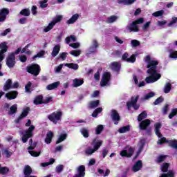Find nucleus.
Wrapping results in <instances>:
<instances>
[{"label":"nucleus","instance_id":"c9c22d12","mask_svg":"<svg viewBox=\"0 0 177 177\" xmlns=\"http://www.w3.org/2000/svg\"><path fill=\"white\" fill-rule=\"evenodd\" d=\"M80 133L83 135L84 138H89V130L83 127L80 129Z\"/></svg>","mask_w":177,"mask_h":177},{"label":"nucleus","instance_id":"a878e982","mask_svg":"<svg viewBox=\"0 0 177 177\" xmlns=\"http://www.w3.org/2000/svg\"><path fill=\"white\" fill-rule=\"evenodd\" d=\"M24 174L25 176H30L32 174V169H31V167L30 165H27L25 166L24 169Z\"/></svg>","mask_w":177,"mask_h":177},{"label":"nucleus","instance_id":"f3484780","mask_svg":"<svg viewBox=\"0 0 177 177\" xmlns=\"http://www.w3.org/2000/svg\"><path fill=\"white\" fill-rule=\"evenodd\" d=\"M141 168H143V163H142V160H138L132 167V171L138 172V171H140Z\"/></svg>","mask_w":177,"mask_h":177},{"label":"nucleus","instance_id":"473e14b6","mask_svg":"<svg viewBox=\"0 0 177 177\" xmlns=\"http://www.w3.org/2000/svg\"><path fill=\"white\" fill-rule=\"evenodd\" d=\"M145 118H147V113L146 112V111H143L141 113L138 115V121L139 122H141Z\"/></svg>","mask_w":177,"mask_h":177},{"label":"nucleus","instance_id":"37998d69","mask_svg":"<svg viewBox=\"0 0 177 177\" xmlns=\"http://www.w3.org/2000/svg\"><path fill=\"white\" fill-rule=\"evenodd\" d=\"M63 19V16L62 15H57L53 20V21H51V23L53 24H54V26L56 25V23H59L60 21H62V20Z\"/></svg>","mask_w":177,"mask_h":177},{"label":"nucleus","instance_id":"bb28decb","mask_svg":"<svg viewBox=\"0 0 177 177\" xmlns=\"http://www.w3.org/2000/svg\"><path fill=\"white\" fill-rule=\"evenodd\" d=\"M84 84V80L75 79L73 80V88H78V86H81V85Z\"/></svg>","mask_w":177,"mask_h":177},{"label":"nucleus","instance_id":"3c124183","mask_svg":"<svg viewBox=\"0 0 177 177\" xmlns=\"http://www.w3.org/2000/svg\"><path fill=\"white\" fill-rule=\"evenodd\" d=\"M165 158H167V156H165V155H160V156H159L157 158L156 162L160 164V162H162L165 161Z\"/></svg>","mask_w":177,"mask_h":177},{"label":"nucleus","instance_id":"a19ab883","mask_svg":"<svg viewBox=\"0 0 177 177\" xmlns=\"http://www.w3.org/2000/svg\"><path fill=\"white\" fill-rule=\"evenodd\" d=\"M37 147V142H34L32 139L30 138L29 140V147H28V150H34Z\"/></svg>","mask_w":177,"mask_h":177},{"label":"nucleus","instance_id":"b1692460","mask_svg":"<svg viewBox=\"0 0 177 177\" xmlns=\"http://www.w3.org/2000/svg\"><path fill=\"white\" fill-rule=\"evenodd\" d=\"M59 52H60V45L57 44L53 48V50L51 53V56H53V57H56V56L59 55Z\"/></svg>","mask_w":177,"mask_h":177},{"label":"nucleus","instance_id":"5701e85b","mask_svg":"<svg viewBox=\"0 0 177 177\" xmlns=\"http://www.w3.org/2000/svg\"><path fill=\"white\" fill-rule=\"evenodd\" d=\"M52 139H53V132L51 131H48L46 134V137L45 138V142L47 145H50L52 143Z\"/></svg>","mask_w":177,"mask_h":177},{"label":"nucleus","instance_id":"1a4fd4ad","mask_svg":"<svg viewBox=\"0 0 177 177\" xmlns=\"http://www.w3.org/2000/svg\"><path fill=\"white\" fill-rule=\"evenodd\" d=\"M111 118L114 122L115 125H118V122L121 121V116H120V113H118V111L115 109L111 110Z\"/></svg>","mask_w":177,"mask_h":177},{"label":"nucleus","instance_id":"f704fd0d","mask_svg":"<svg viewBox=\"0 0 177 177\" xmlns=\"http://www.w3.org/2000/svg\"><path fill=\"white\" fill-rule=\"evenodd\" d=\"M19 15H21V16H25L27 17L31 15V12L30 11V9L25 8L20 11Z\"/></svg>","mask_w":177,"mask_h":177},{"label":"nucleus","instance_id":"39448f33","mask_svg":"<svg viewBox=\"0 0 177 177\" xmlns=\"http://www.w3.org/2000/svg\"><path fill=\"white\" fill-rule=\"evenodd\" d=\"M35 129V126L30 125V127L25 131V133L23 134L21 137V142L24 143H27L30 138L34 136V131Z\"/></svg>","mask_w":177,"mask_h":177},{"label":"nucleus","instance_id":"72a5a7b5","mask_svg":"<svg viewBox=\"0 0 177 177\" xmlns=\"http://www.w3.org/2000/svg\"><path fill=\"white\" fill-rule=\"evenodd\" d=\"M168 52L169 53V57L170 59H177V50L170 48L168 50Z\"/></svg>","mask_w":177,"mask_h":177},{"label":"nucleus","instance_id":"864d4df0","mask_svg":"<svg viewBox=\"0 0 177 177\" xmlns=\"http://www.w3.org/2000/svg\"><path fill=\"white\" fill-rule=\"evenodd\" d=\"M28 153L29 154H30V156H32V157H39V156L41 155V152H37L35 151L29 150Z\"/></svg>","mask_w":177,"mask_h":177},{"label":"nucleus","instance_id":"ddd939ff","mask_svg":"<svg viewBox=\"0 0 177 177\" xmlns=\"http://www.w3.org/2000/svg\"><path fill=\"white\" fill-rule=\"evenodd\" d=\"M77 174L73 176V177H85V166L84 165H80L77 169Z\"/></svg>","mask_w":177,"mask_h":177},{"label":"nucleus","instance_id":"412c9836","mask_svg":"<svg viewBox=\"0 0 177 177\" xmlns=\"http://www.w3.org/2000/svg\"><path fill=\"white\" fill-rule=\"evenodd\" d=\"M155 127V133L158 136V138H162V134L160 132V129H161L162 124L160 122H156L154 124Z\"/></svg>","mask_w":177,"mask_h":177},{"label":"nucleus","instance_id":"c756f323","mask_svg":"<svg viewBox=\"0 0 177 177\" xmlns=\"http://www.w3.org/2000/svg\"><path fill=\"white\" fill-rule=\"evenodd\" d=\"M9 89H12V80L11 79L7 80V81L6 82V83L4 84V86H3V91H9Z\"/></svg>","mask_w":177,"mask_h":177},{"label":"nucleus","instance_id":"a211bd4d","mask_svg":"<svg viewBox=\"0 0 177 177\" xmlns=\"http://www.w3.org/2000/svg\"><path fill=\"white\" fill-rule=\"evenodd\" d=\"M138 100H139V95H137L136 97H131V101L127 102L128 110H129L133 104H136L138 103Z\"/></svg>","mask_w":177,"mask_h":177},{"label":"nucleus","instance_id":"423d86ee","mask_svg":"<svg viewBox=\"0 0 177 177\" xmlns=\"http://www.w3.org/2000/svg\"><path fill=\"white\" fill-rule=\"evenodd\" d=\"M63 117V112L62 111H55L48 115V119L53 124H57L58 121L62 120Z\"/></svg>","mask_w":177,"mask_h":177},{"label":"nucleus","instance_id":"7ed1b4c3","mask_svg":"<svg viewBox=\"0 0 177 177\" xmlns=\"http://www.w3.org/2000/svg\"><path fill=\"white\" fill-rule=\"evenodd\" d=\"M151 121L149 119H145L139 123V129L140 131H145L146 133L150 136L151 135Z\"/></svg>","mask_w":177,"mask_h":177},{"label":"nucleus","instance_id":"f03ea898","mask_svg":"<svg viewBox=\"0 0 177 177\" xmlns=\"http://www.w3.org/2000/svg\"><path fill=\"white\" fill-rule=\"evenodd\" d=\"M0 77H3V73L1 72L2 70L1 62L5 59V53L8 52L9 47L8 46V43L6 41L0 44Z\"/></svg>","mask_w":177,"mask_h":177},{"label":"nucleus","instance_id":"dca6fc26","mask_svg":"<svg viewBox=\"0 0 177 177\" xmlns=\"http://www.w3.org/2000/svg\"><path fill=\"white\" fill-rule=\"evenodd\" d=\"M9 15L8 8H3L0 11V23L6 20V16Z\"/></svg>","mask_w":177,"mask_h":177},{"label":"nucleus","instance_id":"f257e3e1","mask_svg":"<svg viewBox=\"0 0 177 177\" xmlns=\"http://www.w3.org/2000/svg\"><path fill=\"white\" fill-rule=\"evenodd\" d=\"M145 62L147 63V74L149 76L145 78V82L147 84H153V82H157L160 78H161V74L158 73L157 71L158 64H160V62L158 60H151V57L150 55H147L144 59Z\"/></svg>","mask_w":177,"mask_h":177},{"label":"nucleus","instance_id":"aec40b11","mask_svg":"<svg viewBox=\"0 0 177 177\" xmlns=\"http://www.w3.org/2000/svg\"><path fill=\"white\" fill-rule=\"evenodd\" d=\"M97 48H99V43L97 42V40H93L92 46L89 47V51L91 53H95Z\"/></svg>","mask_w":177,"mask_h":177},{"label":"nucleus","instance_id":"4c0bfd02","mask_svg":"<svg viewBox=\"0 0 177 177\" xmlns=\"http://www.w3.org/2000/svg\"><path fill=\"white\" fill-rule=\"evenodd\" d=\"M65 66L68 68H72V70H78V68H80L78 64L74 63L66 64Z\"/></svg>","mask_w":177,"mask_h":177},{"label":"nucleus","instance_id":"6ab92c4d","mask_svg":"<svg viewBox=\"0 0 177 177\" xmlns=\"http://www.w3.org/2000/svg\"><path fill=\"white\" fill-rule=\"evenodd\" d=\"M17 95H19V92L17 91H12L7 93L5 97L8 99V100H13V99H16V97H17Z\"/></svg>","mask_w":177,"mask_h":177},{"label":"nucleus","instance_id":"0e129e2a","mask_svg":"<svg viewBox=\"0 0 177 177\" xmlns=\"http://www.w3.org/2000/svg\"><path fill=\"white\" fill-rule=\"evenodd\" d=\"M168 110H169V105L166 104L162 108V114H164V115H167L168 113Z\"/></svg>","mask_w":177,"mask_h":177},{"label":"nucleus","instance_id":"bf43d9fd","mask_svg":"<svg viewBox=\"0 0 177 177\" xmlns=\"http://www.w3.org/2000/svg\"><path fill=\"white\" fill-rule=\"evenodd\" d=\"M63 169H64V166H63V165H59L55 168L57 174H60Z\"/></svg>","mask_w":177,"mask_h":177},{"label":"nucleus","instance_id":"6e6d98bb","mask_svg":"<svg viewBox=\"0 0 177 177\" xmlns=\"http://www.w3.org/2000/svg\"><path fill=\"white\" fill-rule=\"evenodd\" d=\"M162 15H164V10H161L153 12L152 16H154V17H160V16H162Z\"/></svg>","mask_w":177,"mask_h":177},{"label":"nucleus","instance_id":"79ce46f5","mask_svg":"<svg viewBox=\"0 0 177 177\" xmlns=\"http://www.w3.org/2000/svg\"><path fill=\"white\" fill-rule=\"evenodd\" d=\"M171 89H172V85L171 84V83L168 82L165 84L164 87V93H169V92H171Z\"/></svg>","mask_w":177,"mask_h":177},{"label":"nucleus","instance_id":"49530a36","mask_svg":"<svg viewBox=\"0 0 177 177\" xmlns=\"http://www.w3.org/2000/svg\"><path fill=\"white\" fill-rule=\"evenodd\" d=\"M53 27H55V24L50 22L48 26L44 29V32H49V31H50V30H52Z\"/></svg>","mask_w":177,"mask_h":177},{"label":"nucleus","instance_id":"2f4dec72","mask_svg":"<svg viewBox=\"0 0 177 177\" xmlns=\"http://www.w3.org/2000/svg\"><path fill=\"white\" fill-rule=\"evenodd\" d=\"M17 113V104H15L10 108V111H8L9 115H13V114H16Z\"/></svg>","mask_w":177,"mask_h":177},{"label":"nucleus","instance_id":"c03bdc74","mask_svg":"<svg viewBox=\"0 0 177 177\" xmlns=\"http://www.w3.org/2000/svg\"><path fill=\"white\" fill-rule=\"evenodd\" d=\"M103 129H104V127H103V125H98L95 129L96 135H100V133H102V132L103 131Z\"/></svg>","mask_w":177,"mask_h":177},{"label":"nucleus","instance_id":"338daca9","mask_svg":"<svg viewBox=\"0 0 177 177\" xmlns=\"http://www.w3.org/2000/svg\"><path fill=\"white\" fill-rule=\"evenodd\" d=\"M155 93L153 92L148 93L147 95H145L144 99L145 100H149L150 97H153Z\"/></svg>","mask_w":177,"mask_h":177},{"label":"nucleus","instance_id":"69168bd1","mask_svg":"<svg viewBox=\"0 0 177 177\" xmlns=\"http://www.w3.org/2000/svg\"><path fill=\"white\" fill-rule=\"evenodd\" d=\"M139 45H140V41L136 39L131 40V46H133V48H136V46H139Z\"/></svg>","mask_w":177,"mask_h":177},{"label":"nucleus","instance_id":"a18cd8bd","mask_svg":"<svg viewBox=\"0 0 177 177\" xmlns=\"http://www.w3.org/2000/svg\"><path fill=\"white\" fill-rule=\"evenodd\" d=\"M100 103V101H99V100H97L95 101H92L90 103V108L95 109V108L97 107V106H99Z\"/></svg>","mask_w":177,"mask_h":177},{"label":"nucleus","instance_id":"cd10ccee","mask_svg":"<svg viewBox=\"0 0 177 177\" xmlns=\"http://www.w3.org/2000/svg\"><path fill=\"white\" fill-rule=\"evenodd\" d=\"M79 17H80V15H78V14H75V15H73L70 18V19H68V20L66 21V23H67L68 24H74V22H75L76 21H77L78 19H79Z\"/></svg>","mask_w":177,"mask_h":177},{"label":"nucleus","instance_id":"20e7f679","mask_svg":"<svg viewBox=\"0 0 177 177\" xmlns=\"http://www.w3.org/2000/svg\"><path fill=\"white\" fill-rule=\"evenodd\" d=\"M26 71L35 77H38L41 73V66L38 64H32L26 67Z\"/></svg>","mask_w":177,"mask_h":177},{"label":"nucleus","instance_id":"7c9ffc66","mask_svg":"<svg viewBox=\"0 0 177 177\" xmlns=\"http://www.w3.org/2000/svg\"><path fill=\"white\" fill-rule=\"evenodd\" d=\"M67 133H62L59 135L58 139L57 140L55 144L59 145V143H62V142H64L67 139Z\"/></svg>","mask_w":177,"mask_h":177},{"label":"nucleus","instance_id":"13d9d810","mask_svg":"<svg viewBox=\"0 0 177 177\" xmlns=\"http://www.w3.org/2000/svg\"><path fill=\"white\" fill-rule=\"evenodd\" d=\"M162 102H164V97L160 96L155 100L153 104L154 106H157V104H160V103H162Z\"/></svg>","mask_w":177,"mask_h":177},{"label":"nucleus","instance_id":"e433bc0d","mask_svg":"<svg viewBox=\"0 0 177 177\" xmlns=\"http://www.w3.org/2000/svg\"><path fill=\"white\" fill-rule=\"evenodd\" d=\"M9 167H1L0 164V174L1 175H7L9 172Z\"/></svg>","mask_w":177,"mask_h":177},{"label":"nucleus","instance_id":"680f3d73","mask_svg":"<svg viewBox=\"0 0 177 177\" xmlns=\"http://www.w3.org/2000/svg\"><path fill=\"white\" fill-rule=\"evenodd\" d=\"M136 62V55L133 54L128 59L127 63H135Z\"/></svg>","mask_w":177,"mask_h":177},{"label":"nucleus","instance_id":"9d476101","mask_svg":"<svg viewBox=\"0 0 177 177\" xmlns=\"http://www.w3.org/2000/svg\"><path fill=\"white\" fill-rule=\"evenodd\" d=\"M133 153H135V149L133 147H130L127 151L126 149L122 150L120 153L121 157H126L127 158H131L132 156H133Z\"/></svg>","mask_w":177,"mask_h":177},{"label":"nucleus","instance_id":"f8f14e48","mask_svg":"<svg viewBox=\"0 0 177 177\" xmlns=\"http://www.w3.org/2000/svg\"><path fill=\"white\" fill-rule=\"evenodd\" d=\"M30 113V107H26L24 109L21 113V115L18 117L17 119L15 120V124H19L23 118H26L28 115V113Z\"/></svg>","mask_w":177,"mask_h":177},{"label":"nucleus","instance_id":"0eeeda50","mask_svg":"<svg viewBox=\"0 0 177 177\" xmlns=\"http://www.w3.org/2000/svg\"><path fill=\"white\" fill-rule=\"evenodd\" d=\"M164 143H168L169 147L172 149H176L177 150V140H167L165 137H163L158 140V145H164Z\"/></svg>","mask_w":177,"mask_h":177},{"label":"nucleus","instance_id":"9b49d317","mask_svg":"<svg viewBox=\"0 0 177 177\" xmlns=\"http://www.w3.org/2000/svg\"><path fill=\"white\" fill-rule=\"evenodd\" d=\"M110 80H111V73H110V72L104 73L100 82L101 86H106V85L109 84Z\"/></svg>","mask_w":177,"mask_h":177},{"label":"nucleus","instance_id":"052dcab7","mask_svg":"<svg viewBox=\"0 0 177 177\" xmlns=\"http://www.w3.org/2000/svg\"><path fill=\"white\" fill-rule=\"evenodd\" d=\"M44 55H45V51L41 50L36 55H34L32 57V59H33V60H35V59H37V57H42V56H44Z\"/></svg>","mask_w":177,"mask_h":177},{"label":"nucleus","instance_id":"4d7b16f0","mask_svg":"<svg viewBox=\"0 0 177 177\" xmlns=\"http://www.w3.org/2000/svg\"><path fill=\"white\" fill-rule=\"evenodd\" d=\"M175 115H177V112L175 109H171V113L169 114V120H172Z\"/></svg>","mask_w":177,"mask_h":177},{"label":"nucleus","instance_id":"774afa93","mask_svg":"<svg viewBox=\"0 0 177 177\" xmlns=\"http://www.w3.org/2000/svg\"><path fill=\"white\" fill-rule=\"evenodd\" d=\"M67 55H68V53L63 52L59 54V59H62V60H64L65 59H67Z\"/></svg>","mask_w":177,"mask_h":177},{"label":"nucleus","instance_id":"5fc2aeb1","mask_svg":"<svg viewBox=\"0 0 177 177\" xmlns=\"http://www.w3.org/2000/svg\"><path fill=\"white\" fill-rule=\"evenodd\" d=\"M31 85H32L31 82H28L27 83V84L25 86L26 92H28V93H30V92H31Z\"/></svg>","mask_w":177,"mask_h":177},{"label":"nucleus","instance_id":"e2e57ef3","mask_svg":"<svg viewBox=\"0 0 177 177\" xmlns=\"http://www.w3.org/2000/svg\"><path fill=\"white\" fill-rule=\"evenodd\" d=\"M50 102H53V98L52 97H46L43 100V104H48V103H50Z\"/></svg>","mask_w":177,"mask_h":177},{"label":"nucleus","instance_id":"8fccbe9b","mask_svg":"<svg viewBox=\"0 0 177 177\" xmlns=\"http://www.w3.org/2000/svg\"><path fill=\"white\" fill-rule=\"evenodd\" d=\"M168 168H169V163H163V165L161 167V171L162 172H167Z\"/></svg>","mask_w":177,"mask_h":177},{"label":"nucleus","instance_id":"58836bf2","mask_svg":"<svg viewBox=\"0 0 177 177\" xmlns=\"http://www.w3.org/2000/svg\"><path fill=\"white\" fill-rule=\"evenodd\" d=\"M117 19H118V17L117 16L112 15L106 19V23H107L108 24L114 23V21H115L117 20Z\"/></svg>","mask_w":177,"mask_h":177},{"label":"nucleus","instance_id":"ea45409f","mask_svg":"<svg viewBox=\"0 0 177 177\" xmlns=\"http://www.w3.org/2000/svg\"><path fill=\"white\" fill-rule=\"evenodd\" d=\"M129 131H131V127L129 125L119 129L120 133H125V132H129Z\"/></svg>","mask_w":177,"mask_h":177},{"label":"nucleus","instance_id":"c85d7f7f","mask_svg":"<svg viewBox=\"0 0 177 177\" xmlns=\"http://www.w3.org/2000/svg\"><path fill=\"white\" fill-rule=\"evenodd\" d=\"M111 68L116 73H118L121 70V64L118 62H113L111 64Z\"/></svg>","mask_w":177,"mask_h":177},{"label":"nucleus","instance_id":"603ef678","mask_svg":"<svg viewBox=\"0 0 177 177\" xmlns=\"http://www.w3.org/2000/svg\"><path fill=\"white\" fill-rule=\"evenodd\" d=\"M48 0H43L39 1L40 8L41 9H45V8H48Z\"/></svg>","mask_w":177,"mask_h":177},{"label":"nucleus","instance_id":"4be33fe9","mask_svg":"<svg viewBox=\"0 0 177 177\" xmlns=\"http://www.w3.org/2000/svg\"><path fill=\"white\" fill-rule=\"evenodd\" d=\"M34 104H36L37 106L38 104H44V96L41 95H37L35 97L34 101Z\"/></svg>","mask_w":177,"mask_h":177},{"label":"nucleus","instance_id":"de8ad7c7","mask_svg":"<svg viewBox=\"0 0 177 177\" xmlns=\"http://www.w3.org/2000/svg\"><path fill=\"white\" fill-rule=\"evenodd\" d=\"M95 151H96L93 148L91 149V147H88L85 150V154H86V156H92V154H93V153H95Z\"/></svg>","mask_w":177,"mask_h":177},{"label":"nucleus","instance_id":"09e8293b","mask_svg":"<svg viewBox=\"0 0 177 177\" xmlns=\"http://www.w3.org/2000/svg\"><path fill=\"white\" fill-rule=\"evenodd\" d=\"M69 53H70V55H72V56H75V57H78V56H80V55H81V50H71Z\"/></svg>","mask_w":177,"mask_h":177},{"label":"nucleus","instance_id":"2eb2a0df","mask_svg":"<svg viewBox=\"0 0 177 177\" xmlns=\"http://www.w3.org/2000/svg\"><path fill=\"white\" fill-rule=\"evenodd\" d=\"M127 28L130 32H138L139 31V27L135 21L127 26Z\"/></svg>","mask_w":177,"mask_h":177},{"label":"nucleus","instance_id":"393cba45","mask_svg":"<svg viewBox=\"0 0 177 177\" xmlns=\"http://www.w3.org/2000/svg\"><path fill=\"white\" fill-rule=\"evenodd\" d=\"M59 85H60V82H55L48 84L46 87V89L48 91H53V89H56V88H58Z\"/></svg>","mask_w":177,"mask_h":177},{"label":"nucleus","instance_id":"4468645a","mask_svg":"<svg viewBox=\"0 0 177 177\" xmlns=\"http://www.w3.org/2000/svg\"><path fill=\"white\" fill-rule=\"evenodd\" d=\"M102 145H103V141L99 140L96 138L93 139L91 142V146L93 147V149L95 151H97V150H99V149H100V147L102 146Z\"/></svg>","mask_w":177,"mask_h":177},{"label":"nucleus","instance_id":"6e6552de","mask_svg":"<svg viewBox=\"0 0 177 177\" xmlns=\"http://www.w3.org/2000/svg\"><path fill=\"white\" fill-rule=\"evenodd\" d=\"M6 64L9 68H13L16 64V55L15 54H9L6 58Z\"/></svg>","mask_w":177,"mask_h":177}]
</instances>
